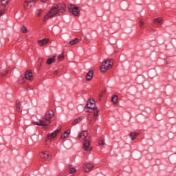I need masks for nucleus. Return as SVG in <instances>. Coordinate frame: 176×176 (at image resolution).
<instances>
[{"label":"nucleus","mask_w":176,"mask_h":176,"mask_svg":"<svg viewBox=\"0 0 176 176\" xmlns=\"http://www.w3.org/2000/svg\"><path fill=\"white\" fill-rule=\"evenodd\" d=\"M66 9L67 6L64 3H59L57 6H53L50 11L44 16L43 21L52 19L56 14H63Z\"/></svg>","instance_id":"nucleus-1"},{"label":"nucleus","mask_w":176,"mask_h":176,"mask_svg":"<svg viewBox=\"0 0 176 176\" xmlns=\"http://www.w3.org/2000/svg\"><path fill=\"white\" fill-rule=\"evenodd\" d=\"M54 116V112L53 111H48L45 113L43 120H40L38 122H33L35 126H41L42 129H47V126L50 124V119Z\"/></svg>","instance_id":"nucleus-2"},{"label":"nucleus","mask_w":176,"mask_h":176,"mask_svg":"<svg viewBox=\"0 0 176 176\" xmlns=\"http://www.w3.org/2000/svg\"><path fill=\"white\" fill-rule=\"evenodd\" d=\"M113 65V63L109 59H107L102 63V65L100 67L101 72H107L109 68H112Z\"/></svg>","instance_id":"nucleus-3"},{"label":"nucleus","mask_w":176,"mask_h":176,"mask_svg":"<svg viewBox=\"0 0 176 176\" xmlns=\"http://www.w3.org/2000/svg\"><path fill=\"white\" fill-rule=\"evenodd\" d=\"M9 3V0H1V6L0 7V17L5 14L6 12V5Z\"/></svg>","instance_id":"nucleus-4"},{"label":"nucleus","mask_w":176,"mask_h":176,"mask_svg":"<svg viewBox=\"0 0 176 176\" xmlns=\"http://www.w3.org/2000/svg\"><path fill=\"white\" fill-rule=\"evenodd\" d=\"M82 149L83 151H85L87 152V151H89V152H91V147H90V140H85L83 142V144H82Z\"/></svg>","instance_id":"nucleus-5"},{"label":"nucleus","mask_w":176,"mask_h":176,"mask_svg":"<svg viewBox=\"0 0 176 176\" xmlns=\"http://www.w3.org/2000/svg\"><path fill=\"white\" fill-rule=\"evenodd\" d=\"M39 157H41V159H43L44 160H50V159H52L49 155V151H42L39 154Z\"/></svg>","instance_id":"nucleus-6"},{"label":"nucleus","mask_w":176,"mask_h":176,"mask_svg":"<svg viewBox=\"0 0 176 176\" xmlns=\"http://www.w3.org/2000/svg\"><path fill=\"white\" fill-rule=\"evenodd\" d=\"M70 10H71L72 14H74V16H78L80 14V10H79V8L76 7L74 6H71Z\"/></svg>","instance_id":"nucleus-7"},{"label":"nucleus","mask_w":176,"mask_h":176,"mask_svg":"<svg viewBox=\"0 0 176 176\" xmlns=\"http://www.w3.org/2000/svg\"><path fill=\"white\" fill-rule=\"evenodd\" d=\"M87 108H89L90 109H96V102L94 100L89 99L86 104Z\"/></svg>","instance_id":"nucleus-8"},{"label":"nucleus","mask_w":176,"mask_h":176,"mask_svg":"<svg viewBox=\"0 0 176 176\" xmlns=\"http://www.w3.org/2000/svg\"><path fill=\"white\" fill-rule=\"evenodd\" d=\"M58 133H60V129H56L54 132L49 133L47 135V138L48 140H53L54 138H56V137L57 136V134H58Z\"/></svg>","instance_id":"nucleus-9"},{"label":"nucleus","mask_w":176,"mask_h":176,"mask_svg":"<svg viewBox=\"0 0 176 176\" xmlns=\"http://www.w3.org/2000/svg\"><path fill=\"white\" fill-rule=\"evenodd\" d=\"M93 167L94 166L91 164H86L83 166L82 168L85 173H90L93 170Z\"/></svg>","instance_id":"nucleus-10"},{"label":"nucleus","mask_w":176,"mask_h":176,"mask_svg":"<svg viewBox=\"0 0 176 176\" xmlns=\"http://www.w3.org/2000/svg\"><path fill=\"white\" fill-rule=\"evenodd\" d=\"M49 42H50V39L49 38H43L38 41V43L39 46H41V47L46 46V45H47Z\"/></svg>","instance_id":"nucleus-11"},{"label":"nucleus","mask_w":176,"mask_h":176,"mask_svg":"<svg viewBox=\"0 0 176 176\" xmlns=\"http://www.w3.org/2000/svg\"><path fill=\"white\" fill-rule=\"evenodd\" d=\"M87 135H89L87 131H84L78 135V140H80V141H83V140H85L86 137H87Z\"/></svg>","instance_id":"nucleus-12"},{"label":"nucleus","mask_w":176,"mask_h":176,"mask_svg":"<svg viewBox=\"0 0 176 176\" xmlns=\"http://www.w3.org/2000/svg\"><path fill=\"white\" fill-rule=\"evenodd\" d=\"M25 78L27 80H32V72L31 70L26 71Z\"/></svg>","instance_id":"nucleus-13"},{"label":"nucleus","mask_w":176,"mask_h":176,"mask_svg":"<svg viewBox=\"0 0 176 176\" xmlns=\"http://www.w3.org/2000/svg\"><path fill=\"white\" fill-rule=\"evenodd\" d=\"M93 75H94V72L93 70H90L89 72H88L86 76L87 80H91L93 79Z\"/></svg>","instance_id":"nucleus-14"},{"label":"nucleus","mask_w":176,"mask_h":176,"mask_svg":"<svg viewBox=\"0 0 176 176\" xmlns=\"http://www.w3.org/2000/svg\"><path fill=\"white\" fill-rule=\"evenodd\" d=\"M83 120V117H78V118L75 119L72 124V126H76V124H78V123H80V122H82Z\"/></svg>","instance_id":"nucleus-15"},{"label":"nucleus","mask_w":176,"mask_h":176,"mask_svg":"<svg viewBox=\"0 0 176 176\" xmlns=\"http://www.w3.org/2000/svg\"><path fill=\"white\" fill-rule=\"evenodd\" d=\"M138 135H140V133L138 132H131L129 134V137L132 141H134V140L137 138Z\"/></svg>","instance_id":"nucleus-16"},{"label":"nucleus","mask_w":176,"mask_h":176,"mask_svg":"<svg viewBox=\"0 0 176 176\" xmlns=\"http://www.w3.org/2000/svg\"><path fill=\"white\" fill-rule=\"evenodd\" d=\"M34 1H25L23 6L26 9H31V8H32V5L31 3H32Z\"/></svg>","instance_id":"nucleus-17"},{"label":"nucleus","mask_w":176,"mask_h":176,"mask_svg":"<svg viewBox=\"0 0 176 176\" xmlns=\"http://www.w3.org/2000/svg\"><path fill=\"white\" fill-rule=\"evenodd\" d=\"M55 61H56V56H54L47 59V64L48 65H50V64H53V63H54Z\"/></svg>","instance_id":"nucleus-18"},{"label":"nucleus","mask_w":176,"mask_h":176,"mask_svg":"<svg viewBox=\"0 0 176 176\" xmlns=\"http://www.w3.org/2000/svg\"><path fill=\"white\" fill-rule=\"evenodd\" d=\"M154 24H163V19L156 18L153 19Z\"/></svg>","instance_id":"nucleus-19"},{"label":"nucleus","mask_w":176,"mask_h":176,"mask_svg":"<svg viewBox=\"0 0 176 176\" xmlns=\"http://www.w3.org/2000/svg\"><path fill=\"white\" fill-rule=\"evenodd\" d=\"M80 39L76 38L75 39H74L73 41H69V45H71V46H74V45H76L78 43H79Z\"/></svg>","instance_id":"nucleus-20"},{"label":"nucleus","mask_w":176,"mask_h":176,"mask_svg":"<svg viewBox=\"0 0 176 176\" xmlns=\"http://www.w3.org/2000/svg\"><path fill=\"white\" fill-rule=\"evenodd\" d=\"M16 109L17 112H21V103L19 100H16Z\"/></svg>","instance_id":"nucleus-21"},{"label":"nucleus","mask_w":176,"mask_h":176,"mask_svg":"<svg viewBox=\"0 0 176 176\" xmlns=\"http://www.w3.org/2000/svg\"><path fill=\"white\" fill-rule=\"evenodd\" d=\"M99 111L98 109H97V108H95L94 109V120H97V118H98V113H99Z\"/></svg>","instance_id":"nucleus-22"},{"label":"nucleus","mask_w":176,"mask_h":176,"mask_svg":"<svg viewBox=\"0 0 176 176\" xmlns=\"http://www.w3.org/2000/svg\"><path fill=\"white\" fill-rule=\"evenodd\" d=\"M118 96L114 95L111 98V102H113V104H114V105H116V104H118Z\"/></svg>","instance_id":"nucleus-23"},{"label":"nucleus","mask_w":176,"mask_h":176,"mask_svg":"<svg viewBox=\"0 0 176 176\" xmlns=\"http://www.w3.org/2000/svg\"><path fill=\"white\" fill-rule=\"evenodd\" d=\"M169 160H170V163H172V164L175 163V160H176V156L175 155H170L169 157Z\"/></svg>","instance_id":"nucleus-24"},{"label":"nucleus","mask_w":176,"mask_h":176,"mask_svg":"<svg viewBox=\"0 0 176 176\" xmlns=\"http://www.w3.org/2000/svg\"><path fill=\"white\" fill-rule=\"evenodd\" d=\"M21 31H22L23 34H27V31H28V30L27 29V27L23 25L21 27Z\"/></svg>","instance_id":"nucleus-25"},{"label":"nucleus","mask_w":176,"mask_h":176,"mask_svg":"<svg viewBox=\"0 0 176 176\" xmlns=\"http://www.w3.org/2000/svg\"><path fill=\"white\" fill-rule=\"evenodd\" d=\"M76 173V168L75 167L70 168L69 173L70 174H75Z\"/></svg>","instance_id":"nucleus-26"},{"label":"nucleus","mask_w":176,"mask_h":176,"mask_svg":"<svg viewBox=\"0 0 176 176\" xmlns=\"http://www.w3.org/2000/svg\"><path fill=\"white\" fill-rule=\"evenodd\" d=\"M64 59V55L60 54L58 56V61H63V60Z\"/></svg>","instance_id":"nucleus-27"},{"label":"nucleus","mask_w":176,"mask_h":176,"mask_svg":"<svg viewBox=\"0 0 176 176\" xmlns=\"http://www.w3.org/2000/svg\"><path fill=\"white\" fill-rule=\"evenodd\" d=\"M8 70H6L4 72H1V76H6V75H8Z\"/></svg>","instance_id":"nucleus-28"},{"label":"nucleus","mask_w":176,"mask_h":176,"mask_svg":"<svg viewBox=\"0 0 176 176\" xmlns=\"http://www.w3.org/2000/svg\"><path fill=\"white\" fill-rule=\"evenodd\" d=\"M98 144H99V145H100L101 146L105 145V143H104V140H102V139L101 140H99Z\"/></svg>","instance_id":"nucleus-29"},{"label":"nucleus","mask_w":176,"mask_h":176,"mask_svg":"<svg viewBox=\"0 0 176 176\" xmlns=\"http://www.w3.org/2000/svg\"><path fill=\"white\" fill-rule=\"evenodd\" d=\"M62 140H65V138H68V135H66L65 133H63L61 136Z\"/></svg>","instance_id":"nucleus-30"},{"label":"nucleus","mask_w":176,"mask_h":176,"mask_svg":"<svg viewBox=\"0 0 176 176\" xmlns=\"http://www.w3.org/2000/svg\"><path fill=\"white\" fill-rule=\"evenodd\" d=\"M66 135H69V134H71V131H69V130H67V131H65V133H64Z\"/></svg>","instance_id":"nucleus-31"},{"label":"nucleus","mask_w":176,"mask_h":176,"mask_svg":"<svg viewBox=\"0 0 176 176\" xmlns=\"http://www.w3.org/2000/svg\"><path fill=\"white\" fill-rule=\"evenodd\" d=\"M87 121H88L89 124H93V123L91 122V118H88Z\"/></svg>","instance_id":"nucleus-32"},{"label":"nucleus","mask_w":176,"mask_h":176,"mask_svg":"<svg viewBox=\"0 0 176 176\" xmlns=\"http://www.w3.org/2000/svg\"><path fill=\"white\" fill-rule=\"evenodd\" d=\"M37 14H38V16H40L42 14V10H38L37 11Z\"/></svg>","instance_id":"nucleus-33"},{"label":"nucleus","mask_w":176,"mask_h":176,"mask_svg":"<svg viewBox=\"0 0 176 176\" xmlns=\"http://www.w3.org/2000/svg\"><path fill=\"white\" fill-rule=\"evenodd\" d=\"M53 74H54V75H58V71L55 70V71H54Z\"/></svg>","instance_id":"nucleus-34"},{"label":"nucleus","mask_w":176,"mask_h":176,"mask_svg":"<svg viewBox=\"0 0 176 176\" xmlns=\"http://www.w3.org/2000/svg\"><path fill=\"white\" fill-rule=\"evenodd\" d=\"M144 24V21H140V27H142V25Z\"/></svg>","instance_id":"nucleus-35"},{"label":"nucleus","mask_w":176,"mask_h":176,"mask_svg":"<svg viewBox=\"0 0 176 176\" xmlns=\"http://www.w3.org/2000/svg\"><path fill=\"white\" fill-rule=\"evenodd\" d=\"M38 62H39V63H42V58H39V59H38Z\"/></svg>","instance_id":"nucleus-36"},{"label":"nucleus","mask_w":176,"mask_h":176,"mask_svg":"<svg viewBox=\"0 0 176 176\" xmlns=\"http://www.w3.org/2000/svg\"><path fill=\"white\" fill-rule=\"evenodd\" d=\"M47 0H41L42 2H46Z\"/></svg>","instance_id":"nucleus-37"}]
</instances>
